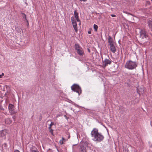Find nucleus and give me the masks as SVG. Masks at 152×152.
Here are the masks:
<instances>
[{"instance_id": "nucleus-1", "label": "nucleus", "mask_w": 152, "mask_h": 152, "mask_svg": "<svg viewBox=\"0 0 152 152\" xmlns=\"http://www.w3.org/2000/svg\"><path fill=\"white\" fill-rule=\"evenodd\" d=\"M91 134L92 140L95 142H100L104 138L103 135L101 133H99L98 129L96 128L93 129Z\"/></svg>"}, {"instance_id": "nucleus-2", "label": "nucleus", "mask_w": 152, "mask_h": 152, "mask_svg": "<svg viewBox=\"0 0 152 152\" xmlns=\"http://www.w3.org/2000/svg\"><path fill=\"white\" fill-rule=\"evenodd\" d=\"M140 37L142 39H146L148 41L146 42H145V44L149 45L150 44L151 38L148 36V34L146 32L144 29L141 30L140 32Z\"/></svg>"}, {"instance_id": "nucleus-3", "label": "nucleus", "mask_w": 152, "mask_h": 152, "mask_svg": "<svg viewBox=\"0 0 152 152\" xmlns=\"http://www.w3.org/2000/svg\"><path fill=\"white\" fill-rule=\"evenodd\" d=\"M137 66V65L135 62L129 60L126 61L124 67L129 69L132 70L136 68Z\"/></svg>"}, {"instance_id": "nucleus-4", "label": "nucleus", "mask_w": 152, "mask_h": 152, "mask_svg": "<svg viewBox=\"0 0 152 152\" xmlns=\"http://www.w3.org/2000/svg\"><path fill=\"white\" fill-rule=\"evenodd\" d=\"M75 48L77 50V53L80 56H83L84 54L83 49L78 44H76L75 45Z\"/></svg>"}, {"instance_id": "nucleus-5", "label": "nucleus", "mask_w": 152, "mask_h": 152, "mask_svg": "<svg viewBox=\"0 0 152 152\" xmlns=\"http://www.w3.org/2000/svg\"><path fill=\"white\" fill-rule=\"evenodd\" d=\"M71 88L72 90L78 93L79 95L81 93V88L78 85L74 84L71 86Z\"/></svg>"}, {"instance_id": "nucleus-6", "label": "nucleus", "mask_w": 152, "mask_h": 152, "mask_svg": "<svg viewBox=\"0 0 152 152\" xmlns=\"http://www.w3.org/2000/svg\"><path fill=\"white\" fill-rule=\"evenodd\" d=\"M8 130L6 129H4L0 131V137H4V139H6V136L8 134Z\"/></svg>"}, {"instance_id": "nucleus-7", "label": "nucleus", "mask_w": 152, "mask_h": 152, "mask_svg": "<svg viewBox=\"0 0 152 152\" xmlns=\"http://www.w3.org/2000/svg\"><path fill=\"white\" fill-rule=\"evenodd\" d=\"M71 21L74 29L75 31L77 33L78 31L77 28V25L76 21L74 19L73 17H71Z\"/></svg>"}, {"instance_id": "nucleus-8", "label": "nucleus", "mask_w": 152, "mask_h": 152, "mask_svg": "<svg viewBox=\"0 0 152 152\" xmlns=\"http://www.w3.org/2000/svg\"><path fill=\"white\" fill-rule=\"evenodd\" d=\"M88 148L87 142H85L80 146V151L81 152H86L87 148Z\"/></svg>"}, {"instance_id": "nucleus-9", "label": "nucleus", "mask_w": 152, "mask_h": 152, "mask_svg": "<svg viewBox=\"0 0 152 152\" xmlns=\"http://www.w3.org/2000/svg\"><path fill=\"white\" fill-rule=\"evenodd\" d=\"M8 109L9 112L11 114H13L15 113V112L14 111V106L12 104H10L8 106Z\"/></svg>"}, {"instance_id": "nucleus-10", "label": "nucleus", "mask_w": 152, "mask_h": 152, "mask_svg": "<svg viewBox=\"0 0 152 152\" xmlns=\"http://www.w3.org/2000/svg\"><path fill=\"white\" fill-rule=\"evenodd\" d=\"M103 65L104 67L108 65V64H110L111 63V60L107 59H105L104 61L103 60Z\"/></svg>"}, {"instance_id": "nucleus-11", "label": "nucleus", "mask_w": 152, "mask_h": 152, "mask_svg": "<svg viewBox=\"0 0 152 152\" xmlns=\"http://www.w3.org/2000/svg\"><path fill=\"white\" fill-rule=\"evenodd\" d=\"M137 92L140 96V94H143L144 93L143 88H137Z\"/></svg>"}, {"instance_id": "nucleus-12", "label": "nucleus", "mask_w": 152, "mask_h": 152, "mask_svg": "<svg viewBox=\"0 0 152 152\" xmlns=\"http://www.w3.org/2000/svg\"><path fill=\"white\" fill-rule=\"evenodd\" d=\"M74 13L75 17L76 19L77 22H80L79 24L80 25V21L79 18L78 13L77 12V11L76 10H75L74 11Z\"/></svg>"}, {"instance_id": "nucleus-13", "label": "nucleus", "mask_w": 152, "mask_h": 152, "mask_svg": "<svg viewBox=\"0 0 152 152\" xmlns=\"http://www.w3.org/2000/svg\"><path fill=\"white\" fill-rule=\"evenodd\" d=\"M110 50L111 51L112 53H115L116 51V50L114 44L110 45Z\"/></svg>"}, {"instance_id": "nucleus-14", "label": "nucleus", "mask_w": 152, "mask_h": 152, "mask_svg": "<svg viewBox=\"0 0 152 152\" xmlns=\"http://www.w3.org/2000/svg\"><path fill=\"white\" fill-rule=\"evenodd\" d=\"M12 122V121L10 118H7L5 120V123L7 124H10Z\"/></svg>"}, {"instance_id": "nucleus-15", "label": "nucleus", "mask_w": 152, "mask_h": 152, "mask_svg": "<svg viewBox=\"0 0 152 152\" xmlns=\"http://www.w3.org/2000/svg\"><path fill=\"white\" fill-rule=\"evenodd\" d=\"M148 23L149 27L150 29L152 31V21L150 20L148 21Z\"/></svg>"}, {"instance_id": "nucleus-16", "label": "nucleus", "mask_w": 152, "mask_h": 152, "mask_svg": "<svg viewBox=\"0 0 152 152\" xmlns=\"http://www.w3.org/2000/svg\"><path fill=\"white\" fill-rule=\"evenodd\" d=\"M108 42L109 43V45L113 44V42L111 37H110L108 39Z\"/></svg>"}, {"instance_id": "nucleus-17", "label": "nucleus", "mask_w": 152, "mask_h": 152, "mask_svg": "<svg viewBox=\"0 0 152 152\" xmlns=\"http://www.w3.org/2000/svg\"><path fill=\"white\" fill-rule=\"evenodd\" d=\"M64 141H65V140L63 137H62V139L60 140L59 142L60 144H64Z\"/></svg>"}, {"instance_id": "nucleus-18", "label": "nucleus", "mask_w": 152, "mask_h": 152, "mask_svg": "<svg viewBox=\"0 0 152 152\" xmlns=\"http://www.w3.org/2000/svg\"><path fill=\"white\" fill-rule=\"evenodd\" d=\"M94 28L96 31H97L98 28V26L94 24Z\"/></svg>"}, {"instance_id": "nucleus-19", "label": "nucleus", "mask_w": 152, "mask_h": 152, "mask_svg": "<svg viewBox=\"0 0 152 152\" xmlns=\"http://www.w3.org/2000/svg\"><path fill=\"white\" fill-rule=\"evenodd\" d=\"M49 129L50 132L51 133V134L53 135V130H52L51 128H50V129L49 128Z\"/></svg>"}, {"instance_id": "nucleus-20", "label": "nucleus", "mask_w": 152, "mask_h": 152, "mask_svg": "<svg viewBox=\"0 0 152 152\" xmlns=\"http://www.w3.org/2000/svg\"><path fill=\"white\" fill-rule=\"evenodd\" d=\"M31 152H39L38 150L36 149V150L32 149L31 150Z\"/></svg>"}, {"instance_id": "nucleus-21", "label": "nucleus", "mask_w": 152, "mask_h": 152, "mask_svg": "<svg viewBox=\"0 0 152 152\" xmlns=\"http://www.w3.org/2000/svg\"><path fill=\"white\" fill-rule=\"evenodd\" d=\"M54 125V123L53 122H51V124L50 125L49 127V128H51V126H52L53 125Z\"/></svg>"}, {"instance_id": "nucleus-22", "label": "nucleus", "mask_w": 152, "mask_h": 152, "mask_svg": "<svg viewBox=\"0 0 152 152\" xmlns=\"http://www.w3.org/2000/svg\"><path fill=\"white\" fill-rule=\"evenodd\" d=\"M23 18L25 19V20L28 22L26 18V15L24 13L23 14Z\"/></svg>"}, {"instance_id": "nucleus-23", "label": "nucleus", "mask_w": 152, "mask_h": 152, "mask_svg": "<svg viewBox=\"0 0 152 152\" xmlns=\"http://www.w3.org/2000/svg\"><path fill=\"white\" fill-rule=\"evenodd\" d=\"M91 28H90L89 29V31H88V34H91Z\"/></svg>"}, {"instance_id": "nucleus-24", "label": "nucleus", "mask_w": 152, "mask_h": 152, "mask_svg": "<svg viewBox=\"0 0 152 152\" xmlns=\"http://www.w3.org/2000/svg\"><path fill=\"white\" fill-rule=\"evenodd\" d=\"M111 16L112 17H116V16L115 15H113V14H111Z\"/></svg>"}, {"instance_id": "nucleus-25", "label": "nucleus", "mask_w": 152, "mask_h": 152, "mask_svg": "<svg viewBox=\"0 0 152 152\" xmlns=\"http://www.w3.org/2000/svg\"><path fill=\"white\" fill-rule=\"evenodd\" d=\"M14 152H20L18 150H15Z\"/></svg>"}, {"instance_id": "nucleus-26", "label": "nucleus", "mask_w": 152, "mask_h": 152, "mask_svg": "<svg viewBox=\"0 0 152 152\" xmlns=\"http://www.w3.org/2000/svg\"><path fill=\"white\" fill-rule=\"evenodd\" d=\"M79 0L80 1H87V0Z\"/></svg>"}, {"instance_id": "nucleus-27", "label": "nucleus", "mask_w": 152, "mask_h": 152, "mask_svg": "<svg viewBox=\"0 0 152 152\" xmlns=\"http://www.w3.org/2000/svg\"><path fill=\"white\" fill-rule=\"evenodd\" d=\"M88 51L89 52H90V50L89 48L88 49Z\"/></svg>"}, {"instance_id": "nucleus-28", "label": "nucleus", "mask_w": 152, "mask_h": 152, "mask_svg": "<svg viewBox=\"0 0 152 152\" xmlns=\"http://www.w3.org/2000/svg\"><path fill=\"white\" fill-rule=\"evenodd\" d=\"M1 75H2V76H4V73H2V74H1Z\"/></svg>"}, {"instance_id": "nucleus-29", "label": "nucleus", "mask_w": 152, "mask_h": 152, "mask_svg": "<svg viewBox=\"0 0 152 152\" xmlns=\"http://www.w3.org/2000/svg\"><path fill=\"white\" fill-rule=\"evenodd\" d=\"M2 77V76L1 75H0V78H1Z\"/></svg>"}]
</instances>
